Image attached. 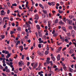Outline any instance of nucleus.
I'll use <instances>...</instances> for the list:
<instances>
[{"instance_id": "obj_1", "label": "nucleus", "mask_w": 76, "mask_h": 76, "mask_svg": "<svg viewBox=\"0 0 76 76\" xmlns=\"http://www.w3.org/2000/svg\"><path fill=\"white\" fill-rule=\"evenodd\" d=\"M46 61L47 62H45L44 63V65L45 66H46L47 65V63L48 64H49L50 63V61H48V58H47V60H46Z\"/></svg>"}, {"instance_id": "obj_2", "label": "nucleus", "mask_w": 76, "mask_h": 76, "mask_svg": "<svg viewBox=\"0 0 76 76\" xmlns=\"http://www.w3.org/2000/svg\"><path fill=\"white\" fill-rule=\"evenodd\" d=\"M59 9L58 10V12L59 13L62 14L63 13V11H61L60 9H62V7L61 6H59Z\"/></svg>"}, {"instance_id": "obj_3", "label": "nucleus", "mask_w": 76, "mask_h": 76, "mask_svg": "<svg viewBox=\"0 0 76 76\" xmlns=\"http://www.w3.org/2000/svg\"><path fill=\"white\" fill-rule=\"evenodd\" d=\"M38 35L39 36V37H42V34L41 31H38Z\"/></svg>"}, {"instance_id": "obj_4", "label": "nucleus", "mask_w": 76, "mask_h": 76, "mask_svg": "<svg viewBox=\"0 0 76 76\" xmlns=\"http://www.w3.org/2000/svg\"><path fill=\"white\" fill-rule=\"evenodd\" d=\"M35 17L34 18V19H37V20H38V19H39V16L38 15H35Z\"/></svg>"}, {"instance_id": "obj_5", "label": "nucleus", "mask_w": 76, "mask_h": 76, "mask_svg": "<svg viewBox=\"0 0 76 76\" xmlns=\"http://www.w3.org/2000/svg\"><path fill=\"white\" fill-rule=\"evenodd\" d=\"M39 7H41V8H42V9H44V6L42 5V4H39Z\"/></svg>"}, {"instance_id": "obj_6", "label": "nucleus", "mask_w": 76, "mask_h": 76, "mask_svg": "<svg viewBox=\"0 0 76 76\" xmlns=\"http://www.w3.org/2000/svg\"><path fill=\"white\" fill-rule=\"evenodd\" d=\"M51 59H52L53 61H54V62H55V58L54 57V56H52V57H51Z\"/></svg>"}, {"instance_id": "obj_7", "label": "nucleus", "mask_w": 76, "mask_h": 76, "mask_svg": "<svg viewBox=\"0 0 76 76\" xmlns=\"http://www.w3.org/2000/svg\"><path fill=\"white\" fill-rule=\"evenodd\" d=\"M74 51V50H73L72 49H71V50H70V51H69V53L71 54H72L73 53Z\"/></svg>"}, {"instance_id": "obj_8", "label": "nucleus", "mask_w": 76, "mask_h": 76, "mask_svg": "<svg viewBox=\"0 0 76 76\" xmlns=\"http://www.w3.org/2000/svg\"><path fill=\"white\" fill-rule=\"evenodd\" d=\"M57 59H58V61H60V55H58Z\"/></svg>"}, {"instance_id": "obj_9", "label": "nucleus", "mask_w": 76, "mask_h": 76, "mask_svg": "<svg viewBox=\"0 0 76 76\" xmlns=\"http://www.w3.org/2000/svg\"><path fill=\"white\" fill-rule=\"evenodd\" d=\"M36 27L37 28V29H38V30H39L41 29L39 25H37Z\"/></svg>"}, {"instance_id": "obj_10", "label": "nucleus", "mask_w": 76, "mask_h": 76, "mask_svg": "<svg viewBox=\"0 0 76 76\" xmlns=\"http://www.w3.org/2000/svg\"><path fill=\"white\" fill-rule=\"evenodd\" d=\"M37 53H38V54L40 55V56H42L43 55L42 53H41V52H40V51H38L37 52Z\"/></svg>"}, {"instance_id": "obj_11", "label": "nucleus", "mask_w": 76, "mask_h": 76, "mask_svg": "<svg viewBox=\"0 0 76 76\" xmlns=\"http://www.w3.org/2000/svg\"><path fill=\"white\" fill-rule=\"evenodd\" d=\"M58 35V33H54V34L53 35V37H57Z\"/></svg>"}, {"instance_id": "obj_12", "label": "nucleus", "mask_w": 76, "mask_h": 76, "mask_svg": "<svg viewBox=\"0 0 76 76\" xmlns=\"http://www.w3.org/2000/svg\"><path fill=\"white\" fill-rule=\"evenodd\" d=\"M62 48V47H59L58 48V52H59L60 51H61V50Z\"/></svg>"}, {"instance_id": "obj_13", "label": "nucleus", "mask_w": 76, "mask_h": 76, "mask_svg": "<svg viewBox=\"0 0 76 76\" xmlns=\"http://www.w3.org/2000/svg\"><path fill=\"white\" fill-rule=\"evenodd\" d=\"M42 69V67L40 66V64H39V65L38 67V70L39 71L40 70Z\"/></svg>"}, {"instance_id": "obj_14", "label": "nucleus", "mask_w": 76, "mask_h": 76, "mask_svg": "<svg viewBox=\"0 0 76 76\" xmlns=\"http://www.w3.org/2000/svg\"><path fill=\"white\" fill-rule=\"evenodd\" d=\"M42 11L44 14H47V10H43Z\"/></svg>"}, {"instance_id": "obj_15", "label": "nucleus", "mask_w": 76, "mask_h": 76, "mask_svg": "<svg viewBox=\"0 0 76 76\" xmlns=\"http://www.w3.org/2000/svg\"><path fill=\"white\" fill-rule=\"evenodd\" d=\"M51 4L53 6H54V5H55V2H52Z\"/></svg>"}, {"instance_id": "obj_16", "label": "nucleus", "mask_w": 76, "mask_h": 76, "mask_svg": "<svg viewBox=\"0 0 76 76\" xmlns=\"http://www.w3.org/2000/svg\"><path fill=\"white\" fill-rule=\"evenodd\" d=\"M1 37L2 38V39H4L5 37L4 35H1Z\"/></svg>"}, {"instance_id": "obj_17", "label": "nucleus", "mask_w": 76, "mask_h": 76, "mask_svg": "<svg viewBox=\"0 0 76 76\" xmlns=\"http://www.w3.org/2000/svg\"><path fill=\"white\" fill-rule=\"evenodd\" d=\"M62 28L65 31H66L65 27H62Z\"/></svg>"}, {"instance_id": "obj_18", "label": "nucleus", "mask_w": 76, "mask_h": 76, "mask_svg": "<svg viewBox=\"0 0 76 76\" xmlns=\"http://www.w3.org/2000/svg\"><path fill=\"white\" fill-rule=\"evenodd\" d=\"M17 30H18V31H20L21 30V28L20 27H18L17 28Z\"/></svg>"}, {"instance_id": "obj_19", "label": "nucleus", "mask_w": 76, "mask_h": 76, "mask_svg": "<svg viewBox=\"0 0 76 76\" xmlns=\"http://www.w3.org/2000/svg\"><path fill=\"white\" fill-rule=\"evenodd\" d=\"M67 36H68V37H71V34H70V32H69V33H67Z\"/></svg>"}, {"instance_id": "obj_20", "label": "nucleus", "mask_w": 76, "mask_h": 76, "mask_svg": "<svg viewBox=\"0 0 76 76\" xmlns=\"http://www.w3.org/2000/svg\"><path fill=\"white\" fill-rule=\"evenodd\" d=\"M31 1L32 2V5H33V6H34V5L35 4V2H34L33 0H31Z\"/></svg>"}, {"instance_id": "obj_21", "label": "nucleus", "mask_w": 76, "mask_h": 76, "mask_svg": "<svg viewBox=\"0 0 76 76\" xmlns=\"http://www.w3.org/2000/svg\"><path fill=\"white\" fill-rule=\"evenodd\" d=\"M55 23H58V19H56L55 21Z\"/></svg>"}, {"instance_id": "obj_22", "label": "nucleus", "mask_w": 76, "mask_h": 76, "mask_svg": "<svg viewBox=\"0 0 76 76\" xmlns=\"http://www.w3.org/2000/svg\"><path fill=\"white\" fill-rule=\"evenodd\" d=\"M72 21H71V20H69V24L71 25L72 24Z\"/></svg>"}, {"instance_id": "obj_23", "label": "nucleus", "mask_w": 76, "mask_h": 76, "mask_svg": "<svg viewBox=\"0 0 76 76\" xmlns=\"http://www.w3.org/2000/svg\"><path fill=\"white\" fill-rule=\"evenodd\" d=\"M50 64H51L50 65H51V66H52L53 65V61H50Z\"/></svg>"}, {"instance_id": "obj_24", "label": "nucleus", "mask_w": 76, "mask_h": 76, "mask_svg": "<svg viewBox=\"0 0 76 76\" xmlns=\"http://www.w3.org/2000/svg\"><path fill=\"white\" fill-rule=\"evenodd\" d=\"M12 6H17V4L16 3H15L14 4H12Z\"/></svg>"}, {"instance_id": "obj_25", "label": "nucleus", "mask_w": 76, "mask_h": 76, "mask_svg": "<svg viewBox=\"0 0 76 76\" xmlns=\"http://www.w3.org/2000/svg\"><path fill=\"white\" fill-rule=\"evenodd\" d=\"M18 70H15L14 71V73H16V74H17V73H18Z\"/></svg>"}, {"instance_id": "obj_26", "label": "nucleus", "mask_w": 76, "mask_h": 76, "mask_svg": "<svg viewBox=\"0 0 76 76\" xmlns=\"http://www.w3.org/2000/svg\"><path fill=\"white\" fill-rule=\"evenodd\" d=\"M69 29H70V30H72V26H69Z\"/></svg>"}, {"instance_id": "obj_27", "label": "nucleus", "mask_w": 76, "mask_h": 76, "mask_svg": "<svg viewBox=\"0 0 76 76\" xmlns=\"http://www.w3.org/2000/svg\"><path fill=\"white\" fill-rule=\"evenodd\" d=\"M48 50H46V51H45V54L46 55H48Z\"/></svg>"}, {"instance_id": "obj_28", "label": "nucleus", "mask_w": 76, "mask_h": 76, "mask_svg": "<svg viewBox=\"0 0 76 76\" xmlns=\"http://www.w3.org/2000/svg\"><path fill=\"white\" fill-rule=\"evenodd\" d=\"M42 15L43 18H45L46 15L45 14H44V13H43V14H42Z\"/></svg>"}, {"instance_id": "obj_29", "label": "nucleus", "mask_w": 76, "mask_h": 76, "mask_svg": "<svg viewBox=\"0 0 76 76\" xmlns=\"http://www.w3.org/2000/svg\"><path fill=\"white\" fill-rule=\"evenodd\" d=\"M66 18H63V21L65 23H66Z\"/></svg>"}, {"instance_id": "obj_30", "label": "nucleus", "mask_w": 76, "mask_h": 76, "mask_svg": "<svg viewBox=\"0 0 76 76\" xmlns=\"http://www.w3.org/2000/svg\"><path fill=\"white\" fill-rule=\"evenodd\" d=\"M72 69L71 68H70L69 69V71L70 72H72Z\"/></svg>"}, {"instance_id": "obj_31", "label": "nucleus", "mask_w": 76, "mask_h": 76, "mask_svg": "<svg viewBox=\"0 0 76 76\" xmlns=\"http://www.w3.org/2000/svg\"><path fill=\"white\" fill-rule=\"evenodd\" d=\"M59 24H64V23H63L62 21H60V22H59Z\"/></svg>"}, {"instance_id": "obj_32", "label": "nucleus", "mask_w": 76, "mask_h": 76, "mask_svg": "<svg viewBox=\"0 0 76 76\" xmlns=\"http://www.w3.org/2000/svg\"><path fill=\"white\" fill-rule=\"evenodd\" d=\"M47 50L48 51V50H49V47L48 45H47Z\"/></svg>"}, {"instance_id": "obj_33", "label": "nucleus", "mask_w": 76, "mask_h": 76, "mask_svg": "<svg viewBox=\"0 0 76 76\" xmlns=\"http://www.w3.org/2000/svg\"><path fill=\"white\" fill-rule=\"evenodd\" d=\"M48 5H49V6H51L52 5V3H51V2H48Z\"/></svg>"}, {"instance_id": "obj_34", "label": "nucleus", "mask_w": 76, "mask_h": 76, "mask_svg": "<svg viewBox=\"0 0 76 76\" xmlns=\"http://www.w3.org/2000/svg\"><path fill=\"white\" fill-rule=\"evenodd\" d=\"M65 41L66 42H69V40H68V39H67L66 38L65 39Z\"/></svg>"}, {"instance_id": "obj_35", "label": "nucleus", "mask_w": 76, "mask_h": 76, "mask_svg": "<svg viewBox=\"0 0 76 76\" xmlns=\"http://www.w3.org/2000/svg\"><path fill=\"white\" fill-rule=\"evenodd\" d=\"M7 4L8 5V6L9 7H10V2H7Z\"/></svg>"}, {"instance_id": "obj_36", "label": "nucleus", "mask_w": 76, "mask_h": 76, "mask_svg": "<svg viewBox=\"0 0 76 76\" xmlns=\"http://www.w3.org/2000/svg\"><path fill=\"white\" fill-rule=\"evenodd\" d=\"M38 47H39V48H41V45L40 44H38Z\"/></svg>"}, {"instance_id": "obj_37", "label": "nucleus", "mask_w": 76, "mask_h": 76, "mask_svg": "<svg viewBox=\"0 0 76 76\" xmlns=\"http://www.w3.org/2000/svg\"><path fill=\"white\" fill-rule=\"evenodd\" d=\"M63 69L64 70H66V66H63Z\"/></svg>"}, {"instance_id": "obj_38", "label": "nucleus", "mask_w": 76, "mask_h": 76, "mask_svg": "<svg viewBox=\"0 0 76 76\" xmlns=\"http://www.w3.org/2000/svg\"><path fill=\"white\" fill-rule=\"evenodd\" d=\"M8 48L9 50H11L12 49V48L11 47H10V46H8Z\"/></svg>"}, {"instance_id": "obj_39", "label": "nucleus", "mask_w": 76, "mask_h": 76, "mask_svg": "<svg viewBox=\"0 0 76 76\" xmlns=\"http://www.w3.org/2000/svg\"><path fill=\"white\" fill-rule=\"evenodd\" d=\"M13 33H15V31H11L10 34H13Z\"/></svg>"}, {"instance_id": "obj_40", "label": "nucleus", "mask_w": 76, "mask_h": 76, "mask_svg": "<svg viewBox=\"0 0 76 76\" xmlns=\"http://www.w3.org/2000/svg\"><path fill=\"white\" fill-rule=\"evenodd\" d=\"M2 23V21L1 20V18H0V25H1V24Z\"/></svg>"}, {"instance_id": "obj_41", "label": "nucleus", "mask_w": 76, "mask_h": 76, "mask_svg": "<svg viewBox=\"0 0 76 76\" xmlns=\"http://www.w3.org/2000/svg\"><path fill=\"white\" fill-rule=\"evenodd\" d=\"M9 53V51H5V54H8V53Z\"/></svg>"}, {"instance_id": "obj_42", "label": "nucleus", "mask_w": 76, "mask_h": 76, "mask_svg": "<svg viewBox=\"0 0 76 76\" xmlns=\"http://www.w3.org/2000/svg\"><path fill=\"white\" fill-rule=\"evenodd\" d=\"M19 9H20V10H22V8L21 7V6H19Z\"/></svg>"}, {"instance_id": "obj_43", "label": "nucleus", "mask_w": 76, "mask_h": 76, "mask_svg": "<svg viewBox=\"0 0 76 76\" xmlns=\"http://www.w3.org/2000/svg\"><path fill=\"white\" fill-rule=\"evenodd\" d=\"M23 46H21V48L20 50L21 51H23Z\"/></svg>"}, {"instance_id": "obj_44", "label": "nucleus", "mask_w": 76, "mask_h": 76, "mask_svg": "<svg viewBox=\"0 0 76 76\" xmlns=\"http://www.w3.org/2000/svg\"><path fill=\"white\" fill-rule=\"evenodd\" d=\"M10 10H8L7 11V14H9L10 13Z\"/></svg>"}, {"instance_id": "obj_45", "label": "nucleus", "mask_w": 76, "mask_h": 76, "mask_svg": "<svg viewBox=\"0 0 76 76\" xmlns=\"http://www.w3.org/2000/svg\"><path fill=\"white\" fill-rule=\"evenodd\" d=\"M65 38H62V41L64 42L65 41Z\"/></svg>"}, {"instance_id": "obj_46", "label": "nucleus", "mask_w": 76, "mask_h": 76, "mask_svg": "<svg viewBox=\"0 0 76 76\" xmlns=\"http://www.w3.org/2000/svg\"><path fill=\"white\" fill-rule=\"evenodd\" d=\"M60 4L61 5H63V4H64V2L61 1V2H60Z\"/></svg>"}, {"instance_id": "obj_47", "label": "nucleus", "mask_w": 76, "mask_h": 76, "mask_svg": "<svg viewBox=\"0 0 76 76\" xmlns=\"http://www.w3.org/2000/svg\"><path fill=\"white\" fill-rule=\"evenodd\" d=\"M24 56H25L24 55H22V59H24Z\"/></svg>"}, {"instance_id": "obj_48", "label": "nucleus", "mask_w": 76, "mask_h": 76, "mask_svg": "<svg viewBox=\"0 0 76 76\" xmlns=\"http://www.w3.org/2000/svg\"><path fill=\"white\" fill-rule=\"evenodd\" d=\"M6 72L7 73H9V72H10V70L9 69H8V70L7 69V70H6Z\"/></svg>"}, {"instance_id": "obj_49", "label": "nucleus", "mask_w": 76, "mask_h": 76, "mask_svg": "<svg viewBox=\"0 0 76 76\" xmlns=\"http://www.w3.org/2000/svg\"><path fill=\"white\" fill-rule=\"evenodd\" d=\"M35 34H36V37H37V38H38V35L37 32H36V33H35Z\"/></svg>"}, {"instance_id": "obj_50", "label": "nucleus", "mask_w": 76, "mask_h": 76, "mask_svg": "<svg viewBox=\"0 0 76 76\" xmlns=\"http://www.w3.org/2000/svg\"><path fill=\"white\" fill-rule=\"evenodd\" d=\"M17 16H18L19 17H21V15H20L19 12L18 13V14H17Z\"/></svg>"}, {"instance_id": "obj_51", "label": "nucleus", "mask_w": 76, "mask_h": 76, "mask_svg": "<svg viewBox=\"0 0 76 76\" xmlns=\"http://www.w3.org/2000/svg\"><path fill=\"white\" fill-rule=\"evenodd\" d=\"M72 34H73L75 33V31H74V30H72Z\"/></svg>"}, {"instance_id": "obj_52", "label": "nucleus", "mask_w": 76, "mask_h": 76, "mask_svg": "<svg viewBox=\"0 0 76 76\" xmlns=\"http://www.w3.org/2000/svg\"><path fill=\"white\" fill-rule=\"evenodd\" d=\"M75 42H76V43L74 42H73V43L75 45V47H76V41H75Z\"/></svg>"}, {"instance_id": "obj_53", "label": "nucleus", "mask_w": 76, "mask_h": 76, "mask_svg": "<svg viewBox=\"0 0 76 76\" xmlns=\"http://www.w3.org/2000/svg\"><path fill=\"white\" fill-rule=\"evenodd\" d=\"M8 69V66H5V70H7Z\"/></svg>"}, {"instance_id": "obj_54", "label": "nucleus", "mask_w": 76, "mask_h": 76, "mask_svg": "<svg viewBox=\"0 0 76 76\" xmlns=\"http://www.w3.org/2000/svg\"><path fill=\"white\" fill-rule=\"evenodd\" d=\"M55 32V30H53L52 32V34H54Z\"/></svg>"}, {"instance_id": "obj_55", "label": "nucleus", "mask_w": 76, "mask_h": 76, "mask_svg": "<svg viewBox=\"0 0 76 76\" xmlns=\"http://www.w3.org/2000/svg\"><path fill=\"white\" fill-rule=\"evenodd\" d=\"M66 49V47H64L62 49V51H64V50H65Z\"/></svg>"}, {"instance_id": "obj_56", "label": "nucleus", "mask_w": 76, "mask_h": 76, "mask_svg": "<svg viewBox=\"0 0 76 76\" xmlns=\"http://www.w3.org/2000/svg\"><path fill=\"white\" fill-rule=\"evenodd\" d=\"M9 60L10 62L12 61V60L11 59V58H9Z\"/></svg>"}, {"instance_id": "obj_57", "label": "nucleus", "mask_w": 76, "mask_h": 76, "mask_svg": "<svg viewBox=\"0 0 76 76\" xmlns=\"http://www.w3.org/2000/svg\"><path fill=\"white\" fill-rule=\"evenodd\" d=\"M11 56V55L9 53H8V58H9V57H10Z\"/></svg>"}, {"instance_id": "obj_58", "label": "nucleus", "mask_w": 76, "mask_h": 76, "mask_svg": "<svg viewBox=\"0 0 76 76\" xmlns=\"http://www.w3.org/2000/svg\"><path fill=\"white\" fill-rule=\"evenodd\" d=\"M48 25H49V26H50L51 23H50V21H48Z\"/></svg>"}, {"instance_id": "obj_59", "label": "nucleus", "mask_w": 76, "mask_h": 76, "mask_svg": "<svg viewBox=\"0 0 76 76\" xmlns=\"http://www.w3.org/2000/svg\"><path fill=\"white\" fill-rule=\"evenodd\" d=\"M27 60H29V57L28 56H27L26 57Z\"/></svg>"}, {"instance_id": "obj_60", "label": "nucleus", "mask_w": 76, "mask_h": 76, "mask_svg": "<svg viewBox=\"0 0 76 76\" xmlns=\"http://www.w3.org/2000/svg\"><path fill=\"white\" fill-rule=\"evenodd\" d=\"M69 76H72V73H69Z\"/></svg>"}, {"instance_id": "obj_61", "label": "nucleus", "mask_w": 76, "mask_h": 76, "mask_svg": "<svg viewBox=\"0 0 76 76\" xmlns=\"http://www.w3.org/2000/svg\"><path fill=\"white\" fill-rule=\"evenodd\" d=\"M2 75H3V76H7V75H5V74H4V73H2Z\"/></svg>"}, {"instance_id": "obj_62", "label": "nucleus", "mask_w": 76, "mask_h": 76, "mask_svg": "<svg viewBox=\"0 0 76 76\" xmlns=\"http://www.w3.org/2000/svg\"><path fill=\"white\" fill-rule=\"evenodd\" d=\"M12 26L13 27H14L15 26V23H13L12 24Z\"/></svg>"}, {"instance_id": "obj_63", "label": "nucleus", "mask_w": 76, "mask_h": 76, "mask_svg": "<svg viewBox=\"0 0 76 76\" xmlns=\"http://www.w3.org/2000/svg\"><path fill=\"white\" fill-rule=\"evenodd\" d=\"M39 41V42H40V41H41V40H42V39L41 38H39L38 39Z\"/></svg>"}, {"instance_id": "obj_64", "label": "nucleus", "mask_w": 76, "mask_h": 76, "mask_svg": "<svg viewBox=\"0 0 76 76\" xmlns=\"http://www.w3.org/2000/svg\"><path fill=\"white\" fill-rule=\"evenodd\" d=\"M62 61H64V58H62Z\"/></svg>"}]
</instances>
